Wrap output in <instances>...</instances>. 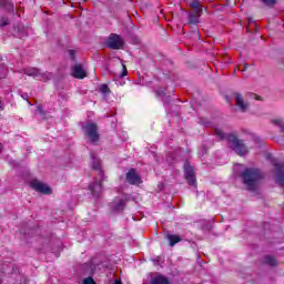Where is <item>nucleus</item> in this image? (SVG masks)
Returning <instances> with one entry per match:
<instances>
[{
    "instance_id": "obj_1",
    "label": "nucleus",
    "mask_w": 284,
    "mask_h": 284,
    "mask_svg": "<svg viewBox=\"0 0 284 284\" xmlns=\"http://www.w3.org/2000/svg\"><path fill=\"white\" fill-rule=\"evenodd\" d=\"M214 134L217 141H229L230 148H232L233 151L240 156H245V154H247V146H245V143H243V140H239V138H236V134L224 133L223 130L217 128L214 129Z\"/></svg>"
},
{
    "instance_id": "obj_2",
    "label": "nucleus",
    "mask_w": 284,
    "mask_h": 284,
    "mask_svg": "<svg viewBox=\"0 0 284 284\" xmlns=\"http://www.w3.org/2000/svg\"><path fill=\"white\" fill-rule=\"evenodd\" d=\"M92 159V169L98 172L99 180H95L93 183L89 185V190L91 194L99 199L101 196V192L103 191V181H105V175L103 174V169L101 166V160L97 158L94 154H91Z\"/></svg>"
},
{
    "instance_id": "obj_3",
    "label": "nucleus",
    "mask_w": 284,
    "mask_h": 284,
    "mask_svg": "<svg viewBox=\"0 0 284 284\" xmlns=\"http://www.w3.org/2000/svg\"><path fill=\"white\" fill-rule=\"evenodd\" d=\"M241 179L247 190L254 192L258 185V181L263 180V173L258 169L248 168L242 172Z\"/></svg>"
},
{
    "instance_id": "obj_4",
    "label": "nucleus",
    "mask_w": 284,
    "mask_h": 284,
    "mask_svg": "<svg viewBox=\"0 0 284 284\" xmlns=\"http://www.w3.org/2000/svg\"><path fill=\"white\" fill-rule=\"evenodd\" d=\"M190 8L189 26L190 28H196L200 23L201 16L203 14V4L199 0H191Z\"/></svg>"
},
{
    "instance_id": "obj_5",
    "label": "nucleus",
    "mask_w": 284,
    "mask_h": 284,
    "mask_svg": "<svg viewBox=\"0 0 284 284\" xmlns=\"http://www.w3.org/2000/svg\"><path fill=\"white\" fill-rule=\"evenodd\" d=\"M82 130L85 134V136H88L90 143H97L100 139V134H99V126L97 125V123L94 122H87L83 126Z\"/></svg>"
},
{
    "instance_id": "obj_6",
    "label": "nucleus",
    "mask_w": 284,
    "mask_h": 284,
    "mask_svg": "<svg viewBox=\"0 0 284 284\" xmlns=\"http://www.w3.org/2000/svg\"><path fill=\"white\" fill-rule=\"evenodd\" d=\"M23 72L27 74V77H33V79H37L38 81H50L52 79V73L50 72H41V69H37L34 67H29L23 69Z\"/></svg>"
},
{
    "instance_id": "obj_7",
    "label": "nucleus",
    "mask_w": 284,
    "mask_h": 284,
    "mask_svg": "<svg viewBox=\"0 0 284 284\" xmlns=\"http://www.w3.org/2000/svg\"><path fill=\"white\" fill-rule=\"evenodd\" d=\"M105 45L110 50H123V45H125V42L123 41V38L121 36L116 33H111L105 41Z\"/></svg>"
},
{
    "instance_id": "obj_8",
    "label": "nucleus",
    "mask_w": 284,
    "mask_h": 284,
    "mask_svg": "<svg viewBox=\"0 0 284 284\" xmlns=\"http://www.w3.org/2000/svg\"><path fill=\"white\" fill-rule=\"evenodd\" d=\"M184 179H186L190 185H196V173L194 168L190 165V162L184 163Z\"/></svg>"
},
{
    "instance_id": "obj_9",
    "label": "nucleus",
    "mask_w": 284,
    "mask_h": 284,
    "mask_svg": "<svg viewBox=\"0 0 284 284\" xmlns=\"http://www.w3.org/2000/svg\"><path fill=\"white\" fill-rule=\"evenodd\" d=\"M234 101L240 112H247V109L250 108V103L245 101V99L241 93H234Z\"/></svg>"
},
{
    "instance_id": "obj_10",
    "label": "nucleus",
    "mask_w": 284,
    "mask_h": 284,
    "mask_svg": "<svg viewBox=\"0 0 284 284\" xmlns=\"http://www.w3.org/2000/svg\"><path fill=\"white\" fill-rule=\"evenodd\" d=\"M126 182H129L130 185H138L141 183V175L139 172H136V169H130L126 173Z\"/></svg>"
},
{
    "instance_id": "obj_11",
    "label": "nucleus",
    "mask_w": 284,
    "mask_h": 284,
    "mask_svg": "<svg viewBox=\"0 0 284 284\" xmlns=\"http://www.w3.org/2000/svg\"><path fill=\"white\" fill-rule=\"evenodd\" d=\"M32 190L40 192V194H51L52 190L47 184L39 182L38 180L31 181Z\"/></svg>"
},
{
    "instance_id": "obj_12",
    "label": "nucleus",
    "mask_w": 284,
    "mask_h": 284,
    "mask_svg": "<svg viewBox=\"0 0 284 284\" xmlns=\"http://www.w3.org/2000/svg\"><path fill=\"white\" fill-rule=\"evenodd\" d=\"M126 201L125 199H119L116 197L112 203H111V210L113 212H123V210H125V205H126Z\"/></svg>"
},
{
    "instance_id": "obj_13",
    "label": "nucleus",
    "mask_w": 284,
    "mask_h": 284,
    "mask_svg": "<svg viewBox=\"0 0 284 284\" xmlns=\"http://www.w3.org/2000/svg\"><path fill=\"white\" fill-rule=\"evenodd\" d=\"M71 74L74 77V79H85V77H88L83 65L81 64H75L71 70Z\"/></svg>"
},
{
    "instance_id": "obj_14",
    "label": "nucleus",
    "mask_w": 284,
    "mask_h": 284,
    "mask_svg": "<svg viewBox=\"0 0 284 284\" xmlns=\"http://www.w3.org/2000/svg\"><path fill=\"white\" fill-rule=\"evenodd\" d=\"M150 284H170V280L163 274L155 273L151 276Z\"/></svg>"
},
{
    "instance_id": "obj_15",
    "label": "nucleus",
    "mask_w": 284,
    "mask_h": 284,
    "mask_svg": "<svg viewBox=\"0 0 284 284\" xmlns=\"http://www.w3.org/2000/svg\"><path fill=\"white\" fill-rule=\"evenodd\" d=\"M166 239L169 241L170 247H174V245H176V243H181V241H183V239H181V236L174 235V234H166Z\"/></svg>"
},
{
    "instance_id": "obj_16",
    "label": "nucleus",
    "mask_w": 284,
    "mask_h": 284,
    "mask_svg": "<svg viewBox=\"0 0 284 284\" xmlns=\"http://www.w3.org/2000/svg\"><path fill=\"white\" fill-rule=\"evenodd\" d=\"M0 7L4 8L7 12H12V10H14V3H12V0H0Z\"/></svg>"
},
{
    "instance_id": "obj_17",
    "label": "nucleus",
    "mask_w": 284,
    "mask_h": 284,
    "mask_svg": "<svg viewBox=\"0 0 284 284\" xmlns=\"http://www.w3.org/2000/svg\"><path fill=\"white\" fill-rule=\"evenodd\" d=\"M156 97H162L163 103H170V97H165V88H159L154 90Z\"/></svg>"
},
{
    "instance_id": "obj_18",
    "label": "nucleus",
    "mask_w": 284,
    "mask_h": 284,
    "mask_svg": "<svg viewBox=\"0 0 284 284\" xmlns=\"http://www.w3.org/2000/svg\"><path fill=\"white\" fill-rule=\"evenodd\" d=\"M273 125H276L277 128H280V132L284 133V120L281 118L277 119H273L272 120Z\"/></svg>"
},
{
    "instance_id": "obj_19",
    "label": "nucleus",
    "mask_w": 284,
    "mask_h": 284,
    "mask_svg": "<svg viewBox=\"0 0 284 284\" xmlns=\"http://www.w3.org/2000/svg\"><path fill=\"white\" fill-rule=\"evenodd\" d=\"M264 263H266V265H270L271 267H275V265L277 264L276 260L272 256H266L264 258Z\"/></svg>"
},
{
    "instance_id": "obj_20",
    "label": "nucleus",
    "mask_w": 284,
    "mask_h": 284,
    "mask_svg": "<svg viewBox=\"0 0 284 284\" xmlns=\"http://www.w3.org/2000/svg\"><path fill=\"white\" fill-rule=\"evenodd\" d=\"M264 6H267V8H274V4L276 3V0H262Z\"/></svg>"
},
{
    "instance_id": "obj_21",
    "label": "nucleus",
    "mask_w": 284,
    "mask_h": 284,
    "mask_svg": "<svg viewBox=\"0 0 284 284\" xmlns=\"http://www.w3.org/2000/svg\"><path fill=\"white\" fill-rule=\"evenodd\" d=\"M100 92H101L102 94H108V93L110 92V87H108V84H102V85L100 87Z\"/></svg>"
},
{
    "instance_id": "obj_22",
    "label": "nucleus",
    "mask_w": 284,
    "mask_h": 284,
    "mask_svg": "<svg viewBox=\"0 0 284 284\" xmlns=\"http://www.w3.org/2000/svg\"><path fill=\"white\" fill-rule=\"evenodd\" d=\"M68 54L71 61H77V52L74 50H68Z\"/></svg>"
},
{
    "instance_id": "obj_23",
    "label": "nucleus",
    "mask_w": 284,
    "mask_h": 284,
    "mask_svg": "<svg viewBox=\"0 0 284 284\" xmlns=\"http://www.w3.org/2000/svg\"><path fill=\"white\" fill-rule=\"evenodd\" d=\"M10 22L8 21V19H2V22L0 23V28H6V26H9Z\"/></svg>"
},
{
    "instance_id": "obj_24",
    "label": "nucleus",
    "mask_w": 284,
    "mask_h": 284,
    "mask_svg": "<svg viewBox=\"0 0 284 284\" xmlns=\"http://www.w3.org/2000/svg\"><path fill=\"white\" fill-rule=\"evenodd\" d=\"M121 77H128V69L125 68V65H123V71L121 73Z\"/></svg>"
},
{
    "instance_id": "obj_25",
    "label": "nucleus",
    "mask_w": 284,
    "mask_h": 284,
    "mask_svg": "<svg viewBox=\"0 0 284 284\" xmlns=\"http://www.w3.org/2000/svg\"><path fill=\"white\" fill-rule=\"evenodd\" d=\"M113 284H123V282H121V280H115Z\"/></svg>"
},
{
    "instance_id": "obj_26",
    "label": "nucleus",
    "mask_w": 284,
    "mask_h": 284,
    "mask_svg": "<svg viewBox=\"0 0 284 284\" xmlns=\"http://www.w3.org/2000/svg\"><path fill=\"white\" fill-rule=\"evenodd\" d=\"M3 150V144L0 143V152Z\"/></svg>"
},
{
    "instance_id": "obj_27",
    "label": "nucleus",
    "mask_w": 284,
    "mask_h": 284,
    "mask_svg": "<svg viewBox=\"0 0 284 284\" xmlns=\"http://www.w3.org/2000/svg\"><path fill=\"white\" fill-rule=\"evenodd\" d=\"M22 98H23V99H28V95H27V94H26V95H22Z\"/></svg>"
},
{
    "instance_id": "obj_28",
    "label": "nucleus",
    "mask_w": 284,
    "mask_h": 284,
    "mask_svg": "<svg viewBox=\"0 0 284 284\" xmlns=\"http://www.w3.org/2000/svg\"><path fill=\"white\" fill-rule=\"evenodd\" d=\"M24 234H30V233H28V232H24Z\"/></svg>"
},
{
    "instance_id": "obj_29",
    "label": "nucleus",
    "mask_w": 284,
    "mask_h": 284,
    "mask_svg": "<svg viewBox=\"0 0 284 284\" xmlns=\"http://www.w3.org/2000/svg\"><path fill=\"white\" fill-rule=\"evenodd\" d=\"M83 1H88V0H83Z\"/></svg>"
}]
</instances>
